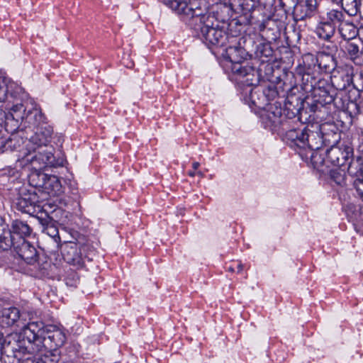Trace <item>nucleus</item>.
Listing matches in <instances>:
<instances>
[{
  "instance_id": "1",
  "label": "nucleus",
  "mask_w": 363,
  "mask_h": 363,
  "mask_svg": "<svg viewBox=\"0 0 363 363\" xmlns=\"http://www.w3.org/2000/svg\"><path fill=\"white\" fill-rule=\"evenodd\" d=\"M170 9L182 16L196 35L208 47L226 46L230 35L228 29V15L220 16L228 8L223 6L216 12H208L206 3L201 0H162Z\"/></svg>"
},
{
  "instance_id": "2",
  "label": "nucleus",
  "mask_w": 363,
  "mask_h": 363,
  "mask_svg": "<svg viewBox=\"0 0 363 363\" xmlns=\"http://www.w3.org/2000/svg\"><path fill=\"white\" fill-rule=\"evenodd\" d=\"M310 111L313 113L316 118L327 119L337 111H344L350 106H353L359 113V106L357 103L350 101L347 97L342 93L337 92L330 85L328 80H320L318 86L312 93L311 102L308 103Z\"/></svg>"
},
{
  "instance_id": "3",
  "label": "nucleus",
  "mask_w": 363,
  "mask_h": 363,
  "mask_svg": "<svg viewBox=\"0 0 363 363\" xmlns=\"http://www.w3.org/2000/svg\"><path fill=\"white\" fill-rule=\"evenodd\" d=\"M313 128L311 125L301 128L294 127L291 123V128L284 130V140L300 156L301 152L306 151L309 146L314 148L319 140L318 135L314 133Z\"/></svg>"
},
{
  "instance_id": "4",
  "label": "nucleus",
  "mask_w": 363,
  "mask_h": 363,
  "mask_svg": "<svg viewBox=\"0 0 363 363\" xmlns=\"http://www.w3.org/2000/svg\"><path fill=\"white\" fill-rule=\"evenodd\" d=\"M26 350L19 333H11L4 337L0 332V363H18Z\"/></svg>"
},
{
  "instance_id": "5",
  "label": "nucleus",
  "mask_w": 363,
  "mask_h": 363,
  "mask_svg": "<svg viewBox=\"0 0 363 363\" xmlns=\"http://www.w3.org/2000/svg\"><path fill=\"white\" fill-rule=\"evenodd\" d=\"M254 40L250 36L238 38L231 35L226 46L223 47L225 58L231 63L232 67L243 65V60L253 52Z\"/></svg>"
},
{
  "instance_id": "6",
  "label": "nucleus",
  "mask_w": 363,
  "mask_h": 363,
  "mask_svg": "<svg viewBox=\"0 0 363 363\" xmlns=\"http://www.w3.org/2000/svg\"><path fill=\"white\" fill-rule=\"evenodd\" d=\"M14 251L27 264L32 265L40 275L48 274L50 264L47 257L40 256L36 248L26 240H20L16 242Z\"/></svg>"
},
{
  "instance_id": "7",
  "label": "nucleus",
  "mask_w": 363,
  "mask_h": 363,
  "mask_svg": "<svg viewBox=\"0 0 363 363\" xmlns=\"http://www.w3.org/2000/svg\"><path fill=\"white\" fill-rule=\"evenodd\" d=\"M281 104V101H276L274 105L264 110L261 116L262 123L265 128L280 134L291 127V121L284 117Z\"/></svg>"
},
{
  "instance_id": "8",
  "label": "nucleus",
  "mask_w": 363,
  "mask_h": 363,
  "mask_svg": "<svg viewBox=\"0 0 363 363\" xmlns=\"http://www.w3.org/2000/svg\"><path fill=\"white\" fill-rule=\"evenodd\" d=\"M254 16H251V22L249 25L254 26L255 30L259 32L262 38L269 43L276 41L279 35L280 30L276 20L265 13L256 11Z\"/></svg>"
},
{
  "instance_id": "9",
  "label": "nucleus",
  "mask_w": 363,
  "mask_h": 363,
  "mask_svg": "<svg viewBox=\"0 0 363 363\" xmlns=\"http://www.w3.org/2000/svg\"><path fill=\"white\" fill-rule=\"evenodd\" d=\"M45 331L38 345L42 344V347L47 351L46 354L57 360V357L53 354V352L57 351L65 343L67 340L65 333L62 328L55 325H47Z\"/></svg>"
},
{
  "instance_id": "10",
  "label": "nucleus",
  "mask_w": 363,
  "mask_h": 363,
  "mask_svg": "<svg viewBox=\"0 0 363 363\" xmlns=\"http://www.w3.org/2000/svg\"><path fill=\"white\" fill-rule=\"evenodd\" d=\"M314 133H316L319 138L315 144V148H321L323 145L332 147L340 143V131L334 123H322L318 127H315Z\"/></svg>"
},
{
  "instance_id": "11",
  "label": "nucleus",
  "mask_w": 363,
  "mask_h": 363,
  "mask_svg": "<svg viewBox=\"0 0 363 363\" xmlns=\"http://www.w3.org/2000/svg\"><path fill=\"white\" fill-rule=\"evenodd\" d=\"M87 247L86 245L79 247L74 242L67 243L62 247L61 250L63 259L67 263L76 267L77 269L82 268L85 259L89 261L92 260V257L89 255L83 256L82 255V252H84Z\"/></svg>"
},
{
  "instance_id": "12",
  "label": "nucleus",
  "mask_w": 363,
  "mask_h": 363,
  "mask_svg": "<svg viewBox=\"0 0 363 363\" xmlns=\"http://www.w3.org/2000/svg\"><path fill=\"white\" fill-rule=\"evenodd\" d=\"M284 102V108L282 112L284 117L294 123V120L300 121L302 111L304 108V100L302 97L296 96L294 91L288 92L285 99L281 102Z\"/></svg>"
},
{
  "instance_id": "13",
  "label": "nucleus",
  "mask_w": 363,
  "mask_h": 363,
  "mask_svg": "<svg viewBox=\"0 0 363 363\" xmlns=\"http://www.w3.org/2000/svg\"><path fill=\"white\" fill-rule=\"evenodd\" d=\"M33 132H34V135L28 138L27 130H26V139L28 140V144L26 146L29 151L35 152L37 148H41L48 145L51 140L53 129L45 123L34 129Z\"/></svg>"
},
{
  "instance_id": "14",
  "label": "nucleus",
  "mask_w": 363,
  "mask_h": 363,
  "mask_svg": "<svg viewBox=\"0 0 363 363\" xmlns=\"http://www.w3.org/2000/svg\"><path fill=\"white\" fill-rule=\"evenodd\" d=\"M327 161L334 166H343L353 154V147L349 145L340 143L325 151Z\"/></svg>"
},
{
  "instance_id": "15",
  "label": "nucleus",
  "mask_w": 363,
  "mask_h": 363,
  "mask_svg": "<svg viewBox=\"0 0 363 363\" xmlns=\"http://www.w3.org/2000/svg\"><path fill=\"white\" fill-rule=\"evenodd\" d=\"M52 151L53 147L48 145L37 148L36 151L33 152L35 155L31 157L32 162H38L40 165H42L39 167L40 169L43 167H57L63 166L64 159L56 160Z\"/></svg>"
},
{
  "instance_id": "16",
  "label": "nucleus",
  "mask_w": 363,
  "mask_h": 363,
  "mask_svg": "<svg viewBox=\"0 0 363 363\" xmlns=\"http://www.w3.org/2000/svg\"><path fill=\"white\" fill-rule=\"evenodd\" d=\"M40 197V196H38L35 191L30 192L28 190L27 192H21L13 200V206L23 213L32 215L36 211L35 204Z\"/></svg>"
},
{
  "instance_id": "17",
  "label": "nucleus",
  "mask_w": 363,
  "mask_h": 363,
  "mask_svg": "<svg viewBox=\"0 0 363 363\" xmlns=\"http://www.w3.org/2000/svg\"><path fill=\"white\" fill-rule=\"evenodd\" d=\"M259 0H232V9L238 13L244 16L248 24L251 22V16H255L256 11L263 13L262 9L258 6Z\"/></svg>"
},
{
  "instance_id": "18",
  "label": "nucleus",
  "mask_w": 363,
  "mask_h": 363,
  "mask_svg": "<svg viewBox=\"0 0 363 363\" xmlns=\"http://www.w3.org/2000/svg\"><path fill=\"white\" fill-rule=\"evenodd\" d=\"M318 10L317 0H298L292 11L295 21H304L314 16Z\"/></svg>"
},
{
  "instance_id": "19",
  "label": "nucleus",
  "mask_w": 363,
  "mask_h": 363,
  "mask_svg": "<svg viewBox=\"0 0 363 363\" xmlns=\"http://www.w3.org/2000/svg\"><path fill=\"white\" fill-rule=\"evenodd\" d=\"M263 89L267 99L268 106H271L270 101H279V99H285L288 92H292L297 89V86H291L285 83H278L277 84H269L267 86H263Z\"/></svg>"
},
{
  "instance_id": "20",
  "label": "nucleus",
  "mask_w": 363,
  "mask_h": 363,
  "mask_svg": "<svg viewBox=\"0 0 363 363\" xmlns=\"http://www.w3.org/2000/svg\"><path fill=\"white\" fill-rule=\"evenodd\" d=\"M232 72L240 77L245 79V82L248 86H256L262 79L261 74H259L257 69L246 65H236L231 67Z\"/></svg>"
},
{
  "instance_id": "21",
  "label": "nucleus",
  "mask_w": 363,
  "mask_h": 363,
  "mask_svg": "<svg viewBox=\"0 0 363 363\" xmlns=\"http://www.w3.org/2000/svg\"><path fill=\"white\" fill-rule=\"evenodd\" d=\"M300 157L306 162H311L314 168L320 169L324 165L328 167L327 156L325 151L322 152L321 148H313L311 146L304 152H301Z\"/></svg>"
},
{
  "instance_id": "22",
  "label": "nucleus",
  "mask_w": 363,
  "mask_h": 363,
  "mask_svg": "<svg viewBox=\"0 0 363 363\" xmlns=\"http://www.w3.org/2000/svg\"><path fill=\"white\" fill-rule=\"evenodd\" d=\"M21 311L16 307L3 308L0 312V326L4 328L19 327Z\"/></svg>"
},
{
  "instance_id": "23",
  "label": "nucleus",
  "mask_w": 363,
  "mask_h": 363,
  "mask_svg": "<svg viewBox=\"0 0 363 363\" xmlns=\"http://www.w3.org/2000/svg\"><path fill=\"white\" fill-rule=\"evenodd\" d=\"M352 72L341 69L334 71L330 77V85L336 90L343 91L352 83Z\"/></svg>"
},
{
  "instance_id": "24",
  "label": "nucleus",
  "mask_w": 363,
  "mask_h": 363,
  "mask_svg": "<svg viewBox=\"0 0 363 363\" xmlns=\"http://www.w3.org/2000/svg\"><path fill=\"white\" fill-rule=\"evenodd\" d=\"M24 116L23 114L18 113L15 115L10 112L6 113L2 110H0V124L7 132H14L19 128V122L21 121L23 122Z\"/></svg>"
},
{
  "instance_id": "25",
  "label": "nucleus",
  "mask_w": 363,
  "mask_h": 363,
  "mask_svg": "<svg viewBox=\"0 0 363 363\" xmlns=\"http://www.w3.org/2000/svg\"><path fill=\"white\" fill-rule=\"evenodd\" d=\"M296 77L299 79V85L305 92H313L314 89L318 86V84L320 80L325 79L318 77L314 72H303L301 74H296Z\"/></svg>"
},
{
  "instance_id": "26",
  "label": "nucleus",
  "mask_w": 363,
  "mask_h": 363,
  "mask_svg": "<svg viewBox=\"0 0 363 363\" xmlns=\"http://www.w3.org/2000/svg\"><path fill=\"white\" fill-rule=\"evenodd\" d=\"M46 118L39 108H33L29 110L24 116L23 122L28 125L26 129L33 131L34 129L45 125Z\"/></svg>"
},
{
  "instance_id": "27",
  "label": "nucleus",
  "mask_w": 363,
  "mask_h": 363,
  "mask_svg": "<svg viewBox=\"0 0 363 363\" xmlns=\"http://www.w3.org/2000/svg\"><path fill=\"white\" fill-rule=\"evenodd\" d=\"M62 190V185L57 177L48 174V178L41 190L42 199H45L47 196H55L58 195Z\"/></svg>"
},
{
  "instance_id": "28",
  "label": "nucleus",
  "mask_w": 363,
  "mask_h": 363,
  "mask_svg": "<svg viewBox=\"0 0 363 363\" xmlns=\"http://www.w3.org/2000/svg\"><path fill=\"white\" fill-rule=\"evenodd\" d=\"M17 241L15 240L9 225L5 223L4 218L0 217V249L6 251L11 249Z\"/></svg>"
},
{
  "instance_id": "29",
  "label": "nucleus",
  "mask_w": 363,
  "mask_h": 363,
  "mask_svg": "<svg viewBox=\"0 0 363 363\" xmlns=\"http://www.w3.org/2000/svg\"><path fill=\"white\" fill-rule=\"evenodd\" d=\"M318 55H315L312 53L307 52L302 55L301 59L296 68V74L314 72L316 66H318Z\"/></svg>"
},
{
  "instance_id": "30",
  "label": "nucleus",
  "mask_w": 363,
  "mask_h": 363,
  "mask_svg": "<svg viewBox=\"0 0 363 363\" xmlns=\"http://www.w3.org/2000/svg\"><path fill=\"white\" fill-rule=\"evenodd\" d=\"M46 325H47L42 321H30L28 323L24 330V333L26 335H27L28 332L31 333L32 337L28 336L29 342L33 341L38 345L39 342L45 333Z\"/></svg>"
},
{
  "instance_id": "31",
  "label": "nucleus",
  "mask_w": 363,
  "mask_h": 363,
  "mask_svg": "<svg viewBox=\"0 0 363 363\" xmlns=\"http://www.w3.org/2000/svg\"><path fill=\"white\" fill-rule=\"evenodd\" d=\"M9 229L16 241L26 240L27 237L30 235L32 232V228L26 222L18 219L13 220L11 222V228Z\"/></svg>"
},
{
  "instance_id": "32",
  "label": "nucleus",
  "mask_w": 363,
  "mask_h": 363,
  "mask_svg": "<svg viewBox=\"0 0 363 363\" xmlns=\"http://www.w3.org/2000/svg\"><path fill=\"white\" fill-rule=\"evenodd\" d=\"M250 99L252 104L258 108L265 109L268 106L267 99L262 85L255 86L251 89Z\"/></svg>"
},
{
  "instance_id": "33",
  "label": "nucleus",
  "mask_w": 363,
  "mask_h": 363,
  "mask_svg": "<svg viewBox=\"0 0 363 363\" xmlns=\"http://www.w3.org/2000/svg\"><path fill=\"white\" fill-rule=\"evenodd\" d=\"M270 43L267 41L257 45L255 50L253 49L255 57L258 61H273L274 50Z\"/></svg>"
},
{
  "instance_id": "34",
  "label": "nucleus",
  "mask_w": 363,
  "mask_h": 363,
  "mask_svg": "<svg viewBox=\"0 0 363 363\" xmlns=\"http://www.w3.org/2000/svg\"><path fill=\"white\" fill-rule=\"evenodd\" d=\"M338 32L345 40H352L358 35V28L352 22L345 20L338 27Z\"/></svg>"
},
{
  "instance_id": "35",
  "label": "nucleus",
  "mask_w": 363,
  "mask_h": 363,
  "mask_svg": "<svg viewBox=\"0 0 363 363\" xmlns=\"http://www.w3.org/2000/svg\"><path fill=\"white\" fill-rule=\"evenodd\" d=\"M318 67L325 72H334L336 66V60L330 54H325V52L318 53Z\"/></svg>"
},
{
  "instance_id": "36",
  "label": "nucleus",
  "mask_w": 363,
  "mask_h": 363,
  "mask_svg": "<svg viewBox=\"0 0 363 363\" xmlns=\"http://www.w3.org/2000/svg\"><path fill=\"white\" fill-rule=\"evenodd\" d=\"M26 136L23 130H18L16 133H12L11 136L8 137L6 146L8 151L20 150L24 143L28 144Z\"/></svg>"
},
{
  "instance_id": "37",
  "label": "nucleus",
  "mask_w": 363,
  "mask_h": 363,
  "mask_svg": "<svg viewBox=\"0 0 363 363\" xmlns=\"http://www.w3.org/2000/svg\"><path fill=\"white\" fill-rule=\"evenodd\" d=\"M335 33V27L330 24L328 22H320L315 29V33L318 38L330 42L331 38L334 36Z\"/></svg>"
},
{
  "instance_id": "38",
  "label": "nucleus",
  "mask_w": 363,
  "mask_h": 363,
  "mask_svg": "<svg viewBox=\"0 0 363 363\" xmlns=\"http://www.w3.org/2000/svg\"><path fill=\"white\" fill-rule=\"evenodd\" d=\"M346 52L354 64L360 65L363 58V52L359 50L358 44L354 41L348 40L345 45Z\"/></svg>"
},
{
  "instance_id": "39",
  "label": "nucleus",
  "mask_w": 363,
  "mask_h": 363,
  "mask_svg": "<svg viewBox=\"0 0 363 363\" xmlns=\"http://www.w3.org/2000/svg\"><path fill=\"white\" fill-rule=\"evenodd\" d=\"M348 173L357 178L363 177V154L355 156L350 162Z\"/></svg>"
},
{
  "instance_id": "40",
  "label": "nucleus",
  "mask_w": 363,
  "mask_h": 363,
  "mask_svg": "<svg viewBox=\"0 0 363 363\" xmlns=\"http://www.w3.org/2000/svg\"><path fill=\"white\" fill-rule=\"evenodd\" d=\"M40 223L43 225V231L51 238H59L58 228L55 221L49 216L46 215L45 218L38 217Z\"/></svg>"
},
{
  "instance_id": "41",
  "label": "nucleus",
  "mask_w": 363,
  "mask_h": 363,
  "mask_svg": "<svg viewBox=\"0 0 363 363\" xmlns=\"http://www.w3.org/2000/svg\"><path fill=\"white\" fill-rule=\"evenodd\" d=\"M48 174L41 172H33L29 176V184L35 189V191L38 194L41 193V190L45 184Z\"/></svg>"
},
{
  "instance_id": "42",
  "label": "nucleus",
  "mask_w": 363,
  "mask_h": 363,
  "mask_svg": "<svg viewBox=\"0 0 363 363\" xmlns=\"http://www.w3.org/2000/svg\"><path fill=\"white\" fill-rule=\"evenodd\" d=\"M345 21V14L340 9H330L326 13V21L339 27Z\"/></svg>"
},
{
  "instance_id": "43",
  "label": "nucleus",
  "mask_w": 363,
  "mask_h": 363,
  "mask_svg": "<svg viewBox=\"0 0 363 363\" xmlns=\"http://www.w3.org/2000/svg\"><path fill=\"white\" fill-rule=\"evenodd\" d=\"M359 0H341V6L350 16L358 15Z\"/></svg>"
},
{
  "instance_id": "44",
  "label": "nucleus",
  "mask_w": 363,
  "mask_h": 363,
  "mask_svg": "<svg viewBox=\"0 0 363 363\" xmlns=\"http://www.w3.org/2000/svg\"><path fill=\"white\" fill-rule=\"evenodd\" d=\"M259 65L257 70L259 74H261L262 79L269 80L274 72V67L271 61H259Z\"/></svg>"
},
{
  "instance_id": "45",
  "label": "nucleus",
  "mask_w": 363,
  "mask_h": 363,
  "mask_svg": "<svg viewBox=\"0 0 363 363\" xmlns=\"http://www.w3.org/2000/svg\"><path fill=\"white\" fill-rule=\"evenodd\" d=\"M56 359H52L48 354H45L42 357H32L23 359L19 361L18 363H54Z\"/></svg>"
},
{
  "instance_id": "46",
  "label": "nucleus",
  "mask_w": 363,
  "mask_h": 363,
  "mask_svg": "<svg viewBox=\"0 0 363 363\" xmlns=\"http://www.w3.org/2000/svg\"><path fill=\"white\" fill-rule=\"evenodd\" d=\"M330 178L334 183L339 186H344L345 184V173L342 169H331L330 171Z\"/></svg>"
},
{
  "instance_id": "47",
  "label": "nucleus",
  "mask_w": 363,
  "mask_h": 363,
  "mask_svg": "<svg viewBox=\"0 0 363 363\" xmlns=\"http://www.w3.org/2000/svg\"><path fill=\"white\" fill-rule=\"evenodd\" d=\"M298 0H279L280 6L286 13L294 11Z\"/></svg>"
},
{
  "instance_id": "48",
  "label": "nucleus",
  "mask_w": 363,
  "mask_h": 363,
  "mask_svg": "<svg viewBox=\"0 0 363 363\" xmlns=\"http://www.w3.org/2000/svg\"><path fill=\"white\" fill-rule=\"evenodd\" d=\"M353 186L358 198L363 201V179L357 178L353 182Z\"/></svg>"
},
{
  "instance_id": "49",
  "label": "nucleus",
  "mask_w": 363,
  "mask_h": 363,
  "mask_svg": "<svg viewBox=\"0 0 363 363\" xmlns=\"http://www.w3.org/2000/svg\"><path fill=\"white\" fill-rule=\"evenodd\" d=\"M8 138L5 137L2 133V126L0 124V153L8 151L7 146Z\"/></svg>"
},
{
  "instance_id": "50",
  "label": "nucleus",
  "mask_w": 363,
  "mask_h": 363,
  "mask_svg": "<svg viewBox=\"0 0 363 363\" xmlns=\"http://www.w3.org/2000/svg\"><path fill=\"white\" fill-rule=\"evenodd\" d=\"M10 113H14L15 115L18 113L23 114V116L26 115V108L24 107L23 104H18L14 106L11 109Z\"/></svg>"
},
{
  "instance_id": "51",
  "label": "nucleus",
  "mask_w": 363,
  "mask_h": 363,
  "mask_svg": "<svg viewBox=\"0 0 363 363\" xmlns=\"http://www.w3.org/2000/svg\"><path fill=\"white\" fill-rule=\"evenodd\" d=\"M354 87L359 91H363V74L360 73L357 79V84H354Z\"/></svg>"
},
{
  "instance_id": "52",
  "label": "nucleus",
  "mask_w": 363,
  "mask_h": 363,
  "mask_svg": "<svg viewBox=\"0 0 363 363\" xmlns=\"http://www.w3.org/2000/svg\"><path fill=\"white\" fill-rule=\"evenodd\" d=\"M330 44L327 45H323L324 48L328 51L329 53L336 52L337 50V47L335 43H333L331 40L328 42Z\"/></svg>"
},
{
  "instance_id": "53",
  "label": "nucleus",
  "mask_w": 363,
  "mask_h": 363,
  "mask_svg": "<svg viewBox=\"0 0 363 363\" xmlns=\"http://www.w3.org/2000/svg\"><path fill=\"white\" fill-rule=\"evenodd\" d=\"M357 150L359 155H363V138H358V145H357Z\"/></svg>"
},
{
  "instance_id": "54",
  "label": "nucleus",
  "mask_w": 363,
  "mask_h": 363,
  "mask_svg": "<svg viewBox=\"0 0 363 363\" xmlns=\"http://www.w3.org/2000/svg\"><path fill=\"white\" fill-rule=\"evenodd\" d=\"M7 89L4 87H0V100H5L6 97V92Z\"/></svg>"
},
{
  "instance_id": "55",
  "label": "nucleus",
  "mask_w": 363,
  "mask_h": 363,
  "mask_svg": "<svg viewBox=\"0 0 363 363\" xmlns=\"http://www.w3.org/2000/svg\"><path fill=\"white\" fill-rule=\"evenodd\" d=\"M358 14L363 18V0H359Z\"/></svg>"
},
{
  "instance_id": "56",
  "label": "nucleus",
  "mask_w": 363,
  "mask_h": 363,
  "mask_svg": "<svg viewBox=\"0 0 363 363\" xmlns=\"http://www.w3.org/2000/svg\"><path fill=\"white\" fill-rule=\"evenodd\" d=\"M343 114L345 115V116H346V118L347 119V125H350L352 124V113L350 112V116H347V113H346V112H344Z\"/></svg>"
},
{
  "instance_id": "57",
  "label": "nucleus",
  "mask_w": 363,
  "mask_h": 363,
  "mask_svg": "<svg viewBox=\"0 0 363 363\" xmlns=\"http://www.w3.org/2000/svg\"><path fill=\"white\" fill-rule=\"evenodd\" d=\"M199 166H200V164L197 162H194L192 164V167H193L194 169H195V170L197 169Z\"/></svg>"
},
{
  "instance_id": "58",
  "label": "nucleus",
  "mask_w": 363,
  "mask_h": 363,
  "mask_svg": "<svg viewBox=\"0 0 363 363\" xmlns=\"http://www.w3.org/2000/svg\"><path fill=\"white\" fill-rule=\"evenodd\" d=\"M243 266L242 264H238V272H240L242 270Z\"/></svg>"
},
{
  "instance_id": "59",
  "label": "nucleus",
  "mask_w": 363,
  "mask_h": 363,
  "mask_svg": "<svg viewBox=\"0 0 363 363\" xmlns=\"http://www.w3.org/2000/svg\"><path fill=\"white\" fill-rule=\"evenodd\" d=\"M188 174L190 177H194L195 176V172H189Z\"/></svg>"
},
{
  "instance_id": "60",
  "label": "nucleus",
  "mask_w": 363,
  "mask_h": 363,
  "mask_svg": "<svg viewBox=\"0 0 363 363\" xmlns=\"http://www.w3.org/2000/svg\"><path fill=\"white\" fill-rule=\"evenodd\" d=\"M342 128H347V127H348V125L346 124V123H345V122H342Z\"/></svg>"
},
{
  "instance_id": "61",
  "label": "nucleus",
  "mask_w": 363,
  "mask_h": 363,
  "mask_svg": "<svg viewBox=\"0 0 363 363\" xmlns=\"http://www.w3.org/2000/svg\"><path fill=\"white\" fill-rule=\"evenodd\" d=\"M347 207L349 209H352V208H355V206H354V205H352V204L348 205Z\"/></svg>"
},
{
  "instance_id": "62",
  "label": "nucleus",
  "mask_w": 363,
  "mask_h": 363,
  "mask_svg": "<svg viewBox=\"0 0 363 363\" xmlns=\"http://www.w3.org/2000/svg\"><path fill=\"white\" fill-rule=\"evenodd\" d=\"M229 271L233 272V269L232 267H229Z\"/></svg>"
}]
</instances>
